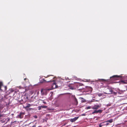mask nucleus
<instances>
[{
    "mask_svg": "<svg viewBox=\"0 0 127 127\" xmlns=\"http://www.w3.org/2000/svg\"><path fill=\"white\" fill-rule=\"evenodd\" d=\"M101 104L100 103H96V104H95L94 106L92 107L90 106L87 107H86L85 109H87L92 108L94 110L92 113V114H94L95 113L97 114L98 113H100L102 112V110L101 109L97 110L98 108H99L101 106Z\"/></svg>",
    "mask_w": 127,
    "mask_h": 127,
    "instance_id": "obj_1",
    "label": "nucleus"
},
{
    "mask_svg": "<svg viewBox=\"0 0 127 127\" xmlns=\"http://www.w3.org/2000/svg\"><path fill=\"white\" fill-rule=\"evenodd\" d=\"M105 92H104L105 94L108 95L111 94H113L115 95L116 94V93L114 92V91L111 89L108 88L105 90Z\"/></svg>",
    "mask_w": 127,
    "mask_h": 127,
    "instance_id": "obj_2",
    "label": "nucleus"
},
{
    "mask_svg": "<svg viewBox=\"0 0 127 127\" xmlns=\"http://www.w3.org/2000/svg\"><path fill=\"white\" fill-rule=\"evenodd\" d=\"M58 87V85H56L55 82H54L52 84L51 88L47 89V90H50L54 89H55Z\"/></svg>",
    "mask_w": 127,
    "mask_h": 127,
    "instance_id": "obj_3",
    "label": "nucleus"
},
{
    "mask_svg": "<svg viewBox=\"0 0 127 127\" xmlns=\"http://www.w3.org/2000/svg\"><path fill=\"white\" fill-rule=\"evenodd\" d=\"M48 79H50V80L47 81V82H49L54 81V80L53 79L55 78V77L54 76L52 75H50L49 76H48Z\"/></svg>",
    "mask_w": 127,
    "mask_h": 127,
    "instance_id": "obj_4",
    "label": "nucleus"
},
{
    "mask_svg": "<svg viewBox=\"0 0 127 127\" xmlns=\"http://www.w3.org/2000/svg\"><path fill=\"white\" fill-rule=\"evenodd\" d=\"M121 77L120 76L117 75H115L110 77V78H112V79L114 80H118Z\"/></svg>",
    "mask_w": 127,
    "mask_h": 127,
    "instance_id": "obj_5",
    "label": "nucleus"
},
{
    "mask_svg": "<svg viewBox=\"0 0 127 127\" xmlns=\"http://www.w3.org/2000/svg\"><path fill=\"white\" fill-rule=\"evenodd\" d=\"M25 113L24 112H21L18 115L17 117L18 118H23L24 115H25Z\"/></svg>",
    "mask_w": 127,
    "mask_h": 127,
    "instance_id": "obj_6",
    "label": "nucleus"
},
{
    "mask_svg": "<svg viewBox=\"0 0 127 127\" xmlns=\"http://www.w3.org/2000/svg\"><path fill=\"white\" fill-rule=\"evenodd\" d=\"M7 87L6 86H3L2 84V85L1 87V89L0 90L3 91H5L7 89Z\"/></svg>",
    "mask_w": 127,
    "mask_h": 127,
    "instance_id": "obj_7",
    "label": "nucleus"
},
{
    "mask_svg": "<svg viewBox=\"0 0 127 127\" xmlns=\"http://www.w3.org/2000/svg\"><path fill=\"white\" fill-rule=\"evenodd\" d=\"M26 105L25 106L23 105V107L26 110L27 109V108H29L31 106L30 104L29 103H26Z\"/></svg>",
    "mask_w": 127,
    "mask_h": 127,
    "instance_id": "obj_8",
    "label": "nucleus"
},
{
    "mask_svg": "<svg viewBox=\"0 0 127 127\" xmlns=\"http://www.w3.org/2000/svg\"><path fill=\"white\" fill-rule=\"evenodd\" d=\"M78 117H75V118H73V119H71L70 120V122H74L75 121H76V120H77L78 118Z\"/></svg>",
    "mask_w": 127,
    "mask_h": 127,
    "instance_id": "obj_9",
    "label": "nucleus"
},
{
    "mask_svg": "<svg viewBox=\"0 0 127 127\" xmlns=\"http://www.w3.org/2000/svg\"><path fill=\"white\" fill-rule=\"evenodd\" d=\"M121 83H122L123 84H127V80H121Z\"/></svg>",
    "mask_w": 127,
    "mask_h": 127,
    "instance_id": "obj_10",
    "label": "nucleus"
},
{
    "mask_svg": "<svg viewBox=\"0 0 127 127\" xmlns=\"http://www.w3.org/2000/svg\"><path fill=\"white\" fill-rule=\"evenodd\" d=\"M99 81H102V82H104V81H108V79H99Z\"/></svg>",
    "mask_w": 127,
    "mask_h": 127,
    "instance_id": "obj_11",
    "label": "nucleus"
},
{
    "mask_svg": "<svg viewBox=\"0 0 127 127\" xmlns=\"http://www.w3.org/2000/svg\"><path fill=\"white\" fill-rule=\"evenodd\" d=\"M74 100V101L75 102V104L76 105H77L78 103V102L77 100V99H76V98H75Z\"/></svg>",
    "mask_w": 127,
    "mask_h": 127,
    "instance_id": "obj_12",
    "label": "nucleus"
},
{
    "mask_svg": "<svg viewBox=\"0 0 127 127\" xmlns=\"http://www.w3.org/2000/svg\"><path fill=\"white\" fill-rule=\"evenodd\" d=\"M113 122V119H110V120H108L106 122H109L110 123H111L112 122Z\"/></svg>",
    "mask_w": 127,
    "mask_h": 127,
    "instance_id": "obj_13",
    "label": "nucleus"
},
{
    "mask_svg": "<svg viewBox=\"0 0 127 127\" xmlns=\"http://www.w3.org/2000/svg\"><path fill=\"white\" fill-rule=\"evenodd\" d=\"M125 92V91H124V90H119V92H118V93L119 94H121L122 93H123Z\"/></svg>",
    "mask_w": 127,
    "mask_h": 127,
    "instance_id": "obj_14",
    "label": "nucleus"
},
{
    "mask_svg": "<svg viewBox=\"0 0 127 127\" xmlns=\"http://www.w3.org/2000/svg\"><path fill=\"white\" fill-rule=\"evenodd\" d=\"M6 120V119H5V120L3 119L2 120L0 121V122H1V123H4L5 122Z\"/></svg>",
    "mask_w": 127,
    "mask_h": 127,
    "instance_id": "obj_15",
    "label": "nucleus"
},
{
    "mask_svg": "<svg viewBox=\"0 0 127 127\" xmlns=\"http://www.w3.org/2000/svg\"><path fill=\"white\" fill-rule=\"evenodd\" d=\"M41 107H42V108H45L47 107V106H41Z\"/></svg>",
    "mask_w": 127,
    "mask_h": 127,
    "instance_id": "obj_16",
    "label": "nucleus"
},
{
    "mask_svg": "<svg viewBox=\"0 0 127 127\" xmlns=\"http://www.w3.org/2000/svg\"><path fill=\"white\" fill-rule=\"evenodd\" d=\"M65 79L67 81H69L70 80V79H69V78L67 77H65Z\"/></svg>",
    "mask_w": 127,
    "mask_h": 127,
    "instance_id": "obj_17",
    "label": "nucleus"
},
{
    "mask_svg": "<svg viewBox=\"0 0 127 127\" xmlns=\"http://www.w3.org/2000/svg\"><path fill=\"white\" fill-rule=\"evenodd\" d=\"M42 108V107H41V106H39L38 107V110H40L41 109V108Z\"/></svg>",
    "mask_w": 127,
    "mask_h": 127,
    "instance_id": "obj_18",
    "label": "nucleus"
},
{
    "mask_svg": "<svg viewBox=\"0 0 127 127\" xmlns=\"http://www.w3.org/2000/svg\"><path fill=\"white\" fill-rule=\"evenodd\" d=\"M33 109L32 108H27V109L26 110L27 111H30L32 109Z\"/></svg>",
    "mask_w": 127,
    "mask_h": 127,
    "instance_id": "obj_19",
    "label": "nucleus"
},
{
    "mask_svg": "<svg viewBox=\"0 0 127 127\" xmlns=\"http://www.w3.org/2000/svg\"><path fill=\"white\" fill-rule=\"evenodd\" d=\"M98 95L99 96H102V94H101L99 93L98 94Z\"/></svg>",
    "mask_w": 127,
    "mask_h": 127,
    "instance_id": "obj_20",
    "label": "nucleus"
},
{
    "mask_svg": "<svg viewBox=\"0 0 127 127\" xmlns=\"http://www.w3.org/2000/svg\"><path fill=\"white\" fill-rule=\"evenodd\" d=\"M2 85V83L1 82H0V90H1V87Z\"/></svg>",
    "mask_w": 127,
    "mask_h": 127,
    "instance_id": "obj_21",
    "label": "nucleus"
},
{
    "mask_svg": "<svg viewBox=\"0 0 127 127\" xmlns=\"http://www.w3.org/2000/svg\"><path fill=\"white\" fill-rule=\"evenodd\" d=\"M24 81L27 80L28 81H29V80H28V79H27L26 78H24Z\"/></svg>",
    "mask_w": 127,
    "mask_h": 127,
    "instance_id": "obj_22",
    "label": "nucleus"
},
{
    "mask_svg": "<svg viewBox=\"0 0 127 127\" xmlns=\"http://www.w3.org/2000/svg\"><path fill=\"white\" fill-rule=\"evenodd\" d=\"M34 117L35 118H37V116H34Z\"/></svg>",
    "mask_w": 127,
    "mask_h": 127,
    "instance_id": "obj_23",
    "label": "nucleus"
},
{
    "mask_svg": "<svg viewBox=\"0 0 127 127\" xmlns=\"http://www.w3.org/2000/svg\"><path fill=\"white\" fill-rule=\"evenodd\" d=\"M36 127V124L33 125L32 126L30 127Z\"/></svg>",
    "mask_w": 127,
    "mask_h": 127,
    "instance_id": "obj_24",
    "label": "nucleus"
},
{
    "mask_svg": "<svg viewBox=\"0 0 127 127\" xmlns=\"http://www.w3.org/2000/svg\"><path fill=\"white\" fill-rule=\"evenodd\" d=\"M101 124H100L99 125V127H101L102 125H101Z\"/></svg>",
    "mask_w": 127,
    "mask_h": 127,
    "instance_id": "obj_25",
    "label": "nucleus"
},
{
    "mask_svg": "<svg viewBox=\"0 0 127 127\" xmlns=\"http://www.w3.org/2000/svg\"><path fill=\"white\" fill-rule=\"evenodd\" d=\"M126 89L125 90H124V91H125V92L126 91H127V86H126Z\"/></svg>",
    "mask_w": 127,
    "mask_h": 127,
    "instance_id": "obj_26",
    "label": "nucleus"
},
{
    "mask_svg": "<svg viewBox=\"0 0 127 127\" xmlns=\"http://www.w3.org/2000/svg\"><path fill=\"white\" fill-rule=\"evenodd\" d=\"M106 126H107L109 124V123H108V122H106Z\"/></svg>",
    "mask_w": 127,
    "mask_h": 127,
    "instance_id": "obj_27",
    "label": "nucleus"
},
{
    "mask_svg": "<svg viewBox=\"0 0 127 127\" xmlns=\"http://www.w3.org/2000/svg\"><path fill=\"white\" fill-rule=\"evenodd\" d=\"M3 116V115H2L1 114H0V118L1 117Z\"/></svg>",
    "mask_w": 127,
    "mask_h": 127,
    "instance_id": "obj_28",
    "label": "nucleus"
},
{
    "mask_svg": "<svg viewBox=\"0 0 127 127\" xmlns=\"http://www.w3.org/2000/svg\"><path fill=\"white\" fill-rule=\"evenodd\" d=\"M43 81H45V79H43Z\"/></svg>",
    "mask_w": 127,
    "mask_h": 127,
    "instance_id": "obj_29",
    "label": "nucleus"
},
{
    "mask_svg": "<svg viewBox=\"0 0 127 127\" xmlns=\"http://www.w3.org/2000/svg\"><path fill=\"white\" fill-rule=\"evenodd\" d=\"M70 82V81H68L67 82Z\"/></svg>",
    "mask_w": 127,
    "mask_h": 127,
    "instance_id": "obj_30",
    "label": "nucleus"
},
{
    "mask_svg": "<svg viewBox=\"0 0 127 127\" xmlns=\"http://www.w3.org/2000/svg\"><path fill=\"white\" fill-rule=\"evenodd\" d=\"M7 123V122H6L5 123V124H6Z\"/></svg>",
    "mask_w": 127,
    "mask_h": 127,
    "instance_id": "obj_31",
    "label": "nucleus"
},
{
    "mask_svg": "<svg viewBox=\"0 0 127 127\" xmlns=\"http://www.w3.org/2000/svg\"><path fill=\"white\" fill-rule=\"evenodd\" d=\"M32 123H30V124H31Z\"/></svg>",
    "mask_w": 127,
    "mask_h": 127,
    "instance_id": "obj_32",
    "label": "nucleus"
}]
</instances>
